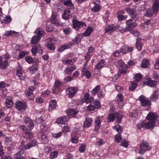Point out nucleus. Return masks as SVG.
Returning a JSON list of instances; mask_svg holds the SVG:
<instances>
[{
    "label": "nucleus",
    "instance_id": "nucleus-1",
    "mask_svg": "<svg viewBox=\"0 0 159 159\" xmlns=\"http://www.w3.org/2000/svg\"><path fill=\"white\" fill-rule=\"evenodd\" d=\"M158 116L155 113L149 112L145 120L139 122L137 125L138 129L143 128L147 129H153L155 127Z\"/></svg>",
    "mask_w": 159,
    "mask_h": 159
},
{
    "label": "nucleus",
    "instance_id": "nucleus-2",
    "mask_svg": "<svg viewBox=\"0 0 159 159\" xmlns=\"http://www.w3.org/2000/svg\"><path fill=\"white\" fill-rule=\"evenodd\" d=\"M24 121L25 123L28 127L24 125H20V128L25 132L26 134H30V131L33 129L34 127V124L33 121L27 116H25L24 117Z\"/></svg>",
    "mask_w": 159,
    "mask_h": 159
},
{
    "label": "nucleus",
    "instance_id": "nucleus-3",
    "mask_svg": "<svg viewBox=\"0 0 159 159\" xmlns=\"http://www.w3.org/2000/svg\"><path fill=\"white\" fill-rule=\"evenodd\" d=\"M123 117L122 115L119 112L116 113H110L107 118V120L108 122L113 121L115 118H116V122L118 123H120L121 122V119Z\"/></svg>",
    "mask_w": 159,
    "mask_h": 159
},
{
    "label": "nucleus",
    "instance_id": "nucleus-4",
    "mask_svg": "<svg viewBox=\"0 0 159 159\" xmlns=\"http://www.w3.org/2000/svg\"><path fill=\"white\" fill-rule=\"evenodd\" d=\"M127 26L124 29H120V31L122 33H124L130 30L131 29H132L136 27L137 25V24L135 22H133L132 20L130 19L128 20H127L126 22Z\"/></svg>",
    "mask_w": 159,
    "mask_h": 159
},
{
    "label": "nucleus",
    "instance_id": "nucleus-5",
    "mask_svg": "<svg viewBox=\"0 0 159 159\" xmlns=\"http://www.w3.org/2000/svg\"><path fill=\"white\" fill-rule=\"evenodd\" d=\"M38 36L35 35L31 39V43L32 44H37L41 39V37L44 34V32L42 30H41L40 29L38 28L35 31Z\"/></svg>",
    "mask_w": 159,
    "mask_h": 159
},
{
    "label": "nucleus",
    "instance_id": "nucleus-6",
    "mask_svg": "<svg viewBox=\"0 0 159 159\" xmlns=\"http://www.w3.org/2000/svg\"><path fill=\"white\" fill-rule=\"evenodd\" d=\"M151 149L149 143L146 141L141 143L140 144V148L139 150V153L143 155L147 151H149Z\"/></svg>",
    "mask_w": 159,
    "mask_h": 159
},
{
    "label": "nucleus",
    "instance_id": "nucleus-7",
    "mask_svg": "<svg viewBox=\"0 0 159 159\" xmlns=\"http://www.w3.org/2000/svg\"><path fill=\"white\" fill-rule=\"evenodd\" d=\"M73 27L76 30H79L81 28L85 26L86 24L82 21H80L76 19H73L72 20Z\"/></svg>",
    "mask_w": 159,
    "mask_h": 159
},
{
    "label": "nucleus",
    "instance_id": "nucleus-8",
    "mask_svg": "<svg viewBox=\"0 0 159 159\" xmlns=\"http://www.w3.org/2000/svg\"><path fill=\"white\" fill-rule=\"evenodd\" d=\"M138 100L140 101L142 106H150L151 105V102L149 98L143 95H141Z\"/></svg>",
    "mask_w": 159,
    "mask_h": 159
},
{
    "label": "nucleus",
    "instance_id": "nucleus-9",
    "mask_svg": "<svg viewBox=\"0 0 159 159\" xmlns=\"http://www.w3.org/2000/svg\"><path fill=\"white\" fill-rule=\"evenodd\" d=\"M79 88L78 87H69L66 89V92L69 97L72 98L75 96Z\"/></svg>",
    "mask_w": 159,
    "mask_h": 159
},
{
    "label": "nucleus",
    "instance_id": "nucleus-10",
    "mask_svg": "<svg viewBox=\"0 0 159 159\" xmlns=\"http://www.w3.org/2000/svg\"><path fill=\"white\" fill-rule=\"evenodd\" d=\"M126 10L130 17L133 19L136 20L138 18V14L136 12L135 9H132L130 8H127L126 9Z\"/></svg>",
    "mask_w": 159,
    "mask_h": 159
},
{
    "label": "nucleus",
    "instance_id": "nucleus-11",
    "mask_svg": "<svg viewBox=\"0 0 159 159\" xmlns=\"http://www.w3.org/2000/svg\"><path fill=\"white\" fill-rule=\"evenodd\" d=\"M69 120V118L67 116H64L58 118L56 120V122L58 124H61V125H59L61 126L65 124Z\"/></svg>",
    "mask_w": 159,
    "mask_h": 159
},
{
    "label": "nucleus",
    "instance_id": "nucleus-12",
    "mask_svg": "<svg viewBox=\"0 0 159 159\" xmlns=\"http://www.w3.org/2000/svg\"><path fill=\"white\" fill-rule=\"evenodd\" d=\"M119 28L118 25H116L114 24L111 25H107L105 28V32L106 33H111L115 31Z\"/></svg>",
    "mask_w": 159,
    "mask_h": 159
},
{
    "label": "nucleus",
    "instance_id": "nucleus-13",
    "mask_svg": "<svg viewBox=\"0 0 159 159\" xmlns=\"http://www.w3.org/2000/svg\"><path fill=\"white\" fill-rule=\"evenodd\" d=\"M61 85V82L58 80H56L54 83V88L52 90L54 94L58 93L60 90V88Z\"/></svg>",
    "mask_w": 159,
    "mask_h": 159
},
{
    "label": "nucleus",
    "instance_id": "nucleus-14",
    "mask_svg": "<svg viewBox=\"0 0 159 159\" xmlns=\"http://www.w3.org/2000/svg\"><path fill=\"white\" fill-rule=\"evenodd\" d=\"M16 108L19 111L24 110L27 107L26 103L23 101L16 102Z\"/></svg>",
    "mask_w": 159,
    "mask_h": 159
},
{
    "label": "nucleus",
    "instance_id": "nucleus-15",
    "mask_svg": "<svg viewBox=\"0 0 159 159\" xmlns=\"http://www.w3.org/2000/svg\"><path fill=\"white\" fill-rule=\"evenodd\" d=\"M93 100V98L90 96L89 93H86L84 94V98L83 99H82V100L83 102L88 103L92 102Z\"/></svg>",
    "mask_w": 159,
    "mask_h": 159
},
{
    "label": "nucleus",
    "instance_id": "nucleus-16",
    "mask_svg": "<svg viewBox=\"0 0 159 159\" xmlns=\"http://www.w3.org/2000/svg\"><path fill=\"white\" fill-rule=\"evenodd\" d=\"M37 142L35 140L33 141L32 143H29L28 144L25 145V142L24 141L21 142V144L24 148L25 150H27L30 148L36 145Z\"/></svg>",
    "mask_w": 159,
    "mask_h": 159
},
{
    "label": "nucleus",
    "instance_id": "nucleus-17",
    "mask_svg": "<svg viewBox=\"0 0 159 159\" xmlns=\"http://www.w3.org/2000/svg\"><path fill=\"white\" fill-rule=\"evenodd\" d=\"M120 50L123 54H125L132 52L133 50V47H129L127 46H123Z\"/></svg>",
    "mask_w": 159,
    "mask_h": 159
},
{
    "label": "nucleus",
    "instance_id": "nucleus-18",
    "mask_svg": "<svg viewBox=\"0 0 159 159\" xmlns=\"http://www.w3.org/2000/svg\"><path fill=\"white\" fill-rule=\"evenodd\" d=\"M93 120L91 118L86 117L84 121L83 127L85 128H88L90 127L92 123Z\"/></svg>",
    "mask_w": 159,
    "mask_h": 159
},
{
    "label": "nucleus",
    "instance_id": "nucleus-19",
    "mask_svg": "<svg viewBox=\"0 0 159 159\" xmlns=\"http://www.w3.org/2000/svg\"><path fill=\"white\" fill-rule=\"evenodd\" d=\"M116 99L117 103L120 106H122L123 105L124 98L122 95L120 93L118 94Z\"/></svg>",
    "mask_w": 159,
    "mask_h": 159
},
{
    "label": "nucleus",
    "instance_id": "nucleus-20",
    "mask_svg": "<svg viewBox=\"0 0 159 159\" xmlns=\"http://www.w3.org/2000/svg\"><path fill=\"white\" fill-rule=\"evenodd\" d=\"M78 112L79 111L76 109H69L67 111V114L71 117H75Z\"/></svg>",
    "mask_w": 159,
    "mask_h": 159
},
{
    "label": "nucleus",
    "instance_id": "nucleus-21",
    "mask_svg": "<svg viewBox=\"0 0 159 159\" xmlns=\"http://www.w3.org/2000/svg\"><path fill=\"white\" fill-rule=\"evenodd\" d=\"M0 61V69L2 70L5 69L9 65V62L7 59H3L2 58Z\"/></svg>",
    "mask_w": 159,
    "mask_h": 159
},
{
    "label": "nucleus",
    "instance_id": "nucleus-22",
    "mask_svg": "<svg viewBox=\"0 0 159 159\" xmlns=\"http://www.w3.org/2000/svg\"><path fill=\"white\" fill-rule=\"evenodd\" d=\"M154 13H157L159 11V0H155L152 5Z\"/></svg>",
    "mask_w": 159,
    "mask_h": 159
},
{
    "label": "nucleus",
    "instance_id": "nucleus-23",
    "mask_svg": "<svg viewBox=\"0 0 159 159\" xmlns=\"http://www.w3.org/2000/svg\"><path fill=\"white\" fill-rule=\"evenodd\" d=\"M16 75L20 80H23L24 79V75L20 66L18 67L16 69Z\"/></svg>",
    "mask_w": 159,
    "mask_h": 159
},
{
    "label": "nucleus",
    "instance_id": "nucleus-24",
    "mask_svg": "<svg viewBox=\"0 0 159 159\" xmlns=\"http://www.w3.org/2000/svg\"><path fill=\"white\" fill-rule=\"evenodd\" d=\"M95 127L94 131L98 132L101 126V122L99 117H97L95 121Z\"/></svg>",
    "mask_w": 159,
    "mask_h": 159
},
{
    "label": "nucleus",
    "instance_id": "nucleus-25",
    "mask_svg": "<svg viewBox=\"0 0 159 159\" xmlns=\"http://www.w3.org/2000/svg\"><path fill=\"white\" fill-rule=\"evenodd\" d=\"M76 69L75 66H68L65 70L64 72L65 74L68 75L71 74L72 72Z\"/></svg>",
    "mask_w": 159,
    "mask_h": 159
},
{
    "label": "nucleus",
    "instance_id": "nucleus-26",
    "mask_svg": "<svg viewBox=\"0 0 159 159\" xmlns=\"http://www.w3.org/2000/svg\"><path fill=\"white\" fill-rule=\"evenodd\" d=\"M106 62L104 60H101L95 65V69L97 70H100L103 68L106 65Z\"/></svg>",
    "mask_w": 159,
    "mask_h": 159
},
{
    "label": "nucleus",
    "instance_id": "nucleus-27",
    "mask_svg": "<svg viewBox=\"0 0 159 159\" xmlns=\"http://www.w3.org/2000/svg\"><path fill=\"white\" fill-rule=\"evenodd\" d=\"M149 78L148 79V81L144 82L143 84L144 85L149 86L151 87H154L157 84V82L154 80H152Z\"/></svg>",
    "mask_w": 159,
    "mask_h": 159
},
{
    "label": "nucleus",
    "instance_id": "nucleus-28",
    "mask_svg": "<svg viewBox=\"0 0 159 159\" xmlns=\"http://www.w3.org/2000/svg\"><path fill=\"white\" fill-rule=\"evenodd\" d=\"M40 48L41 46L40 44H37L36 45L32 47L31 49V52L33 55L35 56L37 52L40 50Z\"/></svg>",
    "mask_w": 159,
    "mask_h": 159
},
{
    "label": "nucleus",
    "instance_id": "nucleus-29",
    "mask_svg": "<svg viewBox=\"0 0 159 159\" xmlns=\"http://www.w3.org/2000/svg\"><path fill=\"white\" fill-rule=\"evenodd\" d=\"M52 38H48L47 39V47L50 50H54L55 49V46L54 44L52 43Z\"/></svg>",
    "mask_w": 159,
    "mask_h": 159
},
{
    "label": "nucleus",
    "instance_id": "nucleus-30",
    "mask_svg": "<svg viewBox=\"0 0 159 159\" xmlns=\"http://www.w3.org/2000/svg\"><path fill=\"white\" fill-rule=\"evenodd\" d=\"M136 47L138 50H141L142 49L143 46L142 43L141 42V39L140 38H138L136 40Z\"/></svg>",
    "mask_w": 159,
    "mask_h": 159
},
{
    "label": "nucleus",
    "instance_id": "nucleus-31",
    "mask_svg": "<svg viewBox=\"0 0 159 159\" xmlns=\"http://www.w3.org/2000/svg\"><path fill=\"white\" fill-rule=\"evenodd\" d=\"M57 106V102L55 100H51L49 104V110L51 111L53 109H55Z\"/></svg>",
    "mask_w": 159,
    "mask_h": 159
},
{
    "label": "nucleus",
    "instance_id": "nucleus-32",
    "mask_svg": "<svg viewBox=\"0 0 159 159\" xmlns=\"http://www.w3.org/2000/svg\"><path fill=\"white\" fill-rule=\"evenodd\" d=\"M51 23L57 26L59 25L58 22L56 19V16L55 14H52L51 18Z\"/></svg>",
    "mask_w": 159,
    "mask_h": 159
},
{
    "label": "nucleus",
    "instance_id": "nucleus-33",
    "mask_svg": "<svg viewBox=\"0 0 159 159\" xmlns=\"http://www.w3.org/2000/svg\"><path fill=\"white\" fill-rule=\"evenodd\" d=\"M93 29L91 27H89L86 29L85 31L83 34V35L84 36H89L92 32Z\"/></svg>",
    "mask_w": 159,
    "mask_h": 159
},
{
    "label": "nucleus",
    "instance_id": "nucleus-34",
    "mask_svg": "<svg viewBox=\"0 0 159 159\" xmlns=\"http://www.w3.org/2000/svg\"><path fill=\"white\" fill-rule=\"evenodd\" d=\"M82 75L83 76H85L87 78L89 79L91 75L90 72L87 69H82Z\"/></svg>",
    "mask_w": 159,
    "mask_h": 159
},
{
    "label": "nucleus",
    "instance_id": "nucleus-35",
    "mask_svg": "<svg viewBox=\"0 0 159 159\" xmlns=\"http://www.w3.org/2000/svg\"><path fill=\"white\" fill-rule=\"evenodd\" d=\"M70 48V44H64L59 47L58 49V51L60 52H62L66 49Z\"/></svg>",
    "mask_w": 159,
    "mask_h": 159
},
{
    "label": "nucleus",
    "instance_id": "nucleus-36",
    "mask_svg": "<svg viewBox=\"0 0 159 159\" xmlns=\"http://www.w3.org/2000/svg\"><path fill=\"white\" fill-rule=\"evenodd\" d=\"M100 85H97L90 92L93 95H95L97 93H98L99 92V91L100 90Z\"/></svg>",
    "mask_w": 159,
    "mask_h": 159
},
{
    "label": "nucleus",
    "instance_id": "nucleus-37",
    "mask_svg": "<svg viewBox=\"0 0 159 159\" xmlns=\"http://www.w3.org/2000/svg\"><path fill=\"white\" fill-rule=\"evenodd\" d=\"M79 138L76 135H74L72 134L71 137L70 139V141L73 143L77 144L78 142Z\"/></svg>",
    "mask_w": 159,
    "mask_h": 159
},
{
    "label": "nucleus",
    "instance_id": "nucleus-38",
    "mask_svg": "<svg viewBox=\"0 0 159 159\" xmlns=\"http://www.w3.org/2000/svg\"><path fill=\"white\" fill-rule=\"evenodd\" d=\"M131 86L129 87V89L130 91H133L137 87L138 83L134 81L131 82Z\"/></svg>",
    "mask_w": 159,
    "mask_h": 159
},
{
    "label": "nucleus",
    "instance_id": "nucleus-39",
    "mask_svg": "<svg viewBox=\"0 0 159 159\" xmlns=\"http://www.w3.org/2000/svg\"><path fill=\"white\" fill-rule=\"evenodd\" d=\"M26 94L29 99V100H31L33 99L34 96L33 92H31V91L30 90H27Z\"/></svg>",
    "mask_w": 159,
    "mask_h": 159
},
{
    "label": "nucleus",
    "instance_id": "nucleus-40",
    "mask_svg": "<svg viewBox=\"0 0 159 159\" xmlns=\"http://www.w3.org/2000/svg\"><path fill=\"white\" fill-rule=\"evenodd\" d=\"M149 65V61L147 59H144L142 62L141 66L143 68H146L148 67Z\"/></svg>",
    "mask_w": 159,
    "mask_h": 159
},
{
    "label": "nucleus",
    "instance_id": "nucleus-41",
    "mask_svg": "<svg viewBox=\"0 0 159 159\" xmlns=\"http://www.w3.org/2000/svg\"><path fill=\"white\" fill-rule=\"evenodd\" d=\"M6 106L8 108H11L13 105L14 103L11 99H7L6 101Z\"/></svg>",
    "mask_w": 159,
    "mask_h": 159
},
{
    "label": "nucleus",
    "instance_id": "nucleus-42",
    "mask_svg": "<svg viewBox=\"0 0 159 159\" xmlns=\"http://www.w3.org/2000/svg\"><path fill=\"white\" fill-rule=\"evenodd\" d=\"M142 76L141 74L137 73L134 76L135 81L138 83V82L142 80Z\"/></svg>",
    "mask_w": 159,
    "mask_h": 159
},
{
    "label": "nucleus",
    "instance_id": "nucleus-43",
    "mask_svg": "<svg viewBox=\"0 0 159 159\" xmlns=\"http://www.w3.org/2000/svg\"><path fill=\"white\" fill-rule=\"evenodd\" d=\"M48 129V125L45 124L42 125L40 127L41 132L42 133L46 132L47 131Z\"/></svg>",
    "mask_w": 159,
    "mask_h": 159
},
{
    "label": "nucleus",
    "instance_id": "nucleus-44",
    "mask_svg": "<svg viewBox=\"0 0 159 159\" xmlns=\"http://www.w3.org/2000/svg\"><path fill=\"white\" fill-rule=\"evenodd\" d=\"M70 10H66L64 12L62 17L65 20H67L70 16Z\"/></svg>",
    "mask_w": 159,
    "mask_h": 159
},
{
    "label": "nucleus",
    "instance_id": "nucleus-45",
    "mask_svg": "<svg viewBox=\"0 0 159 159\" xmlns=\"http://www.w3.org/2000/svg\"><path fill=\"white\" fill-rule=\"evenodd\" d=\"M128 67L126 65L122 66L120 68V73L122 74H125L127 73L128 71Z\"/></svg>",
    "mask_w": 159,
    "mask_h": 159
},
{
    "label": "nucleus",
    "instance_id": "nucleus-46",
    "mask_svg": "<svg viewBox=\"0 0 159 159\" xmlns=\"http://www.w3.org/2000/svg\"><path fill=\"white\" fill-rule=\"evenodd\" d=\"M58 152L55 150L51 152L50 156V158L51 159H53L56 158L58 155Z\"/></svg>",
    "mask_w": 159,
    "mask_h": 159
},
{
    "label": "nucleus",
    "instance_id": "nucleus-47",
    "mask_svg": "<svg viewBox=\"0 0 159 159\" xmlns=\"http://www.w3.org/2000/svg\"><path fill=\"white\" fill-rule=\"evenodd\" d=\"M48 139L45 134H43L42 135L41 142L44 144L48 143Z\"/></svg>",
    "mask_w": 159,
    "mask_h": 159
},
{
    "label": "nucleus",
    "instance_id": "nucleus-48",
    "mask_svg": "<svg viewBox=\"0 0 159 159\" xmlns=\"http://www.w3.org/2000/svg\"><path fill=\"white\" fill-rule=\"evenodd\" d=\"M100 9V6L98 4H96L94 6L91 8V10L94 12H97L99 11Z\"/></svg>",
    "mask_w": 159,
    "mask_h": 159
},
{
    "label": "nucleus",
    "instance_id": "nucleus-49",
    "mask_svg": "<svg viewBox=\"0 0 159 159\" xmlns=\"http://www.w3.org/2000/svg\"><path fill=\"white\" fill-rule=\"evenodd\" d=\"M113 128L114 130H115L117 131L119 134H120L122 132V128H121V126L119 125H117L114 126L113 127Z\"/></svg>",
    "mask_w": 159,
    "mask_h": 159
},
{
    "label": "nucleus",
    "instance_id": "nucleus-50",
    "mask_svg": "<svg viewBox=\"0 0 159 159\" xmlns=\"http://www.w3.org/2000/svg\"><path fill=\"white\" fill-rule=\"evenodd\" d=\"M157 92L155 91L154 94L151 96L150 98L152 101H156L158 98V95L157 94Z\"/></svg>",
    "mask_w": 159,
    "mask_h": 159
},
{
    "label": "nucleus",
    "instance_id": "nucleus-51",
    "mask_svg": "<svg viewBox=\"0 0 159 159\" xmlns=\"http://www.w3.org/2000/svg\"><path fill=\"white\" fill-rule=\"evenodd\" d=\"M130 33L135 36H138L140 34L139 32L137 30H132L129 31Z\"/></svg>",
    "mask_w": 159,
    "mask_h": 159
},
{
    "label": "nucleus",
    "instance_id": "nucleus-52",
    "mask_svg": "<svg viewBox=\"0 0 159 159\" xmlns=\"http://www.w3.org/2000/svg\"><path fill=\"white\" fill-rule=\"evenodd\" d=\"M63 126H61V127L63 128L62 129L63 132H68L70 131V128L66 124H65L63 125Z\"/></svg>",
    "mask_w": 159,
    "mask_h": 159
},
{
    "label": "nucleus",
    "instance_id": "nucleus-53",
    "mask_svg": "<svg viewBox=\"0 0 159 159\" xmlns=\"http://www.w3.org/2000/svg\"><path fill=\"white\" fill-rule=\"evenodd\" d=\"M64 4L65 5L67 6L70 7H72L73 5L71 2L70 0H66V1L63 2Z\"/></svg>",
    "mask_w": 159,
    "mask_h": 159
},
{
    "label": "nucleus",
    "instance_id": "nucleus-54",
    "mask_svg": "<svg viewBox=\"0 0 159 159\" xmlns=\"http://www.w3.org/2000/svg\"><path fill=\"white\" fill-rule=\"evenodd\" d=\"M121 136L120 134H117L115 136V141L118 143L120 142L122 140Z\"/></svg>",
    "mask_w": 159,
    "mask_h": 159
},
{
    "label": "nucleus",
    "instance_id": "nucleus-55",
    "mask_svg": "<svg viewBox=\"0 0 159 159\" xmlns=\"http://www.w3.org/2000/svg\"><path fill=\"white\" fill-rule=\"evenodd\" d=\"M25 59L26 61L29 64L33 63L34 61L33 59L31 57L29 56H26L25 57Z\"/></svg>",
    "mask_w": 159,
    "mask_h": 159
},
{
    "label": "nucleus",
    "instance_id": "nucleus-56",
    "mask_svg": "<svg viewBox=\"0 0 159 159\" xmlns=\"http://www.w3.org/2000/svg\"><path fill=\"white\" fill-rule=\"evenodd\" d=\"M153 12L154 13L153 10L151 9L148 10L146 12V16L148 17H151L153 15Z\"/></svg>",
    "mask_w": 159,
    "mask_h": 159
},
{
    "label": "nucleus",
    "instance_id": "nucleus-57",
    "mask_svg": "<svg viewBox=\"0 0 159 159\" xmlns=\"http://www.w3.org/2000/svg\"><path fill=\"white\" fill-rule=\"evenodd\" d=\"M80 41V39L78 36L75 37L72 41L73 44H78Z\"/></svg>",
    "mask_w": 159,
    "mask_h": 159
},
{
    "label": "nucleus",
    "instance_id": "nucleus-58",
    "mask_svg": "<svg viewBox=\"0 0 159 159\" xmlns=\"http://www.w3.org/2000/svg\"><path fill=\"white\" fill-rule=\"evenodd\" d=\"M129 115L132 117L135 118L138 116V112L136 111H134L130 112Z\"/></svg>",
    "mask_w": 159,
    "mask_h": 159
},
{
    "label": "nucleus",
    "instance_id": "nucleus-59",
    "mask_svg": "<svg viewBox=\"0 0 159 159\" xmlns=\"http://www.w3.org/2000/svg\"><path fill=\"white\" fill-rule=\"evenodd\" d=\"M95 107L92 105H89L87 107L86 111H90L95 110Z\"/></svg>",
    "mask_w": 159,
    "mask_h": 159
},
{
    "label": "nucleus",
    "instance_id": "nucleus-60",
    "mask_svg": "<svg viewBox=\"0 0 159 159\" xmlns=\"http://www.w3.org/2000/svg\"><path fill=\"white\" fill-rule=\"evenodd\" d=\"M120 145L121 146H123L126 148H127L129 145L128 142L125 139H123Z\"/></svg>",
    "mask_w": 159,
    "mask_h": 159
},
{
    "label": "nucleus",
    "instance_id": "nucleus-61",
    "mask_svg": "<svg viewBox=\"0 0 159 159\" xmlns=\"http://www.w3.org/2000/svg\"><path fill=\"white\" fill-rule=\"evenodd\" d=\"M20 150L18 153H17V155H20L21 156V155H22L24 153V150L25 149L24 148H23L22 146L21 145L20 147Z\"/></svg>",
    "mask_w": 159,
    "mask_h": 159
},
{
    "label": "nucleus",
    "instance_id": "nucleus-62",
    "mask_svg": "<svg viewBox=\"0 0 159 159\" xmlns=\"http://www.w3.org/2000/svg\"><path fill=\"white\" fill-rule=\"evenodd\" d=\"M117 18L120 20H122L126 19L127 16H123L122 15H118Z\"/></svg>",
    "mask_w": 159,
    "mask_h": 159
},
{
    "label": "nucleus",
    "instance_id": "nucleus-63",
    "mask_svg": "<svg viewBox=\"0 0 159 159\" xmlns=\"http://www.w3.org/2000/svg\"><path fill=\"white\" fill-rule=\"evenodd\" d=\"M86 148V145L84 144H82L79 148V151L81 152H84Z\"/></svg>",
    "mask_w": 159,
    "mask_h": 159
},
{
    "label": "nucleus",
    "instance_id": "nucleus-64",
    "mask_svg": "<svg viewBox=\"0 0 159 159\" xmlns=\"http://www.w3.org/2000/svg\"><path fill=\"white\" fill-rule=\"evenodd\" d=\"M62 134L61 132H60L58 133L53 134L52 136L54 138H58L60 137Z\"/></svg>",
    "mask_w": 159,
    "mask_h": 159
}]
</instances>
